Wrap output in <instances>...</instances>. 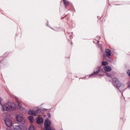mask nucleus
<instances>
[{
    "label": "nucleus",
    "mask_w": 130,
    "mask_h": 130,
    "mask_svg": "<svg viewBox=\"0 0 130 130\" xmlns=\"http://www.w3.org/2000/svg\"><path fill=\"white\" fill-rule=\"evenodd\" d=\"M128 88H129V89H130V82H129V83L128 84Z\"/></svg>",
    "instance_id": "obj_20"
},
{
    "label": "nucleus",
    "mask_w": 130,
    "mask_h": 130,
    "mask_svg": "<svg viewBox=\"0 0 130 130\" xmlns=\"http://www.w3.org/2000/svg\"><path fill=\"white\" fill-rule=\"evenodd\" d=\"M4 121L5 122V124L8 127H12L13 126V122H12V120H10V119L6 118Z\"/></svg>",
    "instance_id": "obj_6"
},
{
    "label": "nucleus",
    "mask_w": 130,
    "mask_h": 130,
    "mask_svg": "<svg viewBox=\"0 0 130 130\" xmlns=\"http://www.w3.org/2000/svg\"><path fill=\"white\" fill-rule=\"evenodd\" d=\"M112 83L113 86H114L115 88L118 89V90L120 92H122V91H123V90H124V85H123V84L120 83V81L118 80V79L116 78H113Z\"/></svg>",
    "instance_id": "obj_1"
},
{
    "label": "nucleus",
    "mask_w": 130,
    "mask_h": 130,
    "mask_svg": "<svg viewBox=\"0 0 130 130\" xmlns=\"http://www.w3.org/2000/svg\"><path fill=\"white\" fill-rule=\"evenodd\" d=\"M35 111H36V116L40 115V114H41V113L42 112V110H41V108H36L35 109Z\"/></svg>",
    "instance_id": "obj_8"
},
{
    "label": "nucleus",
    "mask_w": 130,
    "mask_h": 130,
    "mask_svg": "<svg viewBox=\"0 0 130 130\" xmlns=\"http://www.w3.org/2000/svg\"><path fill=\"white\" fill-rule=\"evenodd\" d=\"M13 130H22V128L19 125H15L13 126Z\"/></svg>",
    "instance_id": "obj_12"
},
{
    "label": "nucleus",
    "mask_w": 130,
    "mask_h": 130,
    "mask_svg": "<svg viewBox=\"0 0 130 130\" xmlns=\"http://www.w3.org/2000/svg\"><path fill=\"white\" fill-rule=\"evenodd\" d=\"M104 74V71L102 68H100L96 72H93L91 75L88 77L89 78H95L97 76V75L99 76H103Z\"/></svg>",
    "instance_id": "obj_3"
},
{
    "label": "nucleus",
    "mask_w": 130,
    "mask_h": 130,
    "mask_svg": "<svg viewBox=\"0 0 130 130\" xmlns=\"http://www.w3.org/2000/svg\"><path fill=\"white\" fill-rule=\"evenodd\" d=\"M29 130H36L35 126H34V125H30Z\"/></svg>",
    "instance_id": "obj_15"
},
{
    "label": "nucleus",
    "mask_w": 130,
    "mask_h": 130,
    "mask_svg": "<svg viewBox=\"0 0 130 130\" xmlns=\"http://www.w3.org/2000/svg\"><path fill=\"white\" fill-rule=\"evenodd\" d=\"M98 43H99V41H96Z\"/></svg>",
    "instance_id": "obj_22"
},
{
    "label": "nucleus",
    "mask_w": 130,
    "mask_h": 130,
    "mask_svg": "<svg viewBox=\"0 0 130 130\" xmlns=\"http://www.w3.org/2000/svg\"><path fill=\"white\" fill-rule=\"evenodd\" d=\"M0 105H1V106H3V104H2V99H1V98H0Z\"/></svg>",
    "instance_id": "obj_19"
},
{
    "label": "nucleus",
    "mask_w": 130,
    "mask_h": 130,
    "mask_svg": "<svg viewBox=\"0 0 130 130\" xmlns=\"http://www.w3.org/2000/svg\"><path fill=\"white\" fill-rule=\"evenodd\" d=\"M18 106H19V108H22V105H21L20 104V103H18Z\"/></svg>",
    "instance_id": "obj_18"
},
{
    "label": "nucleus",
    "mask_w": 130,
    "mask_h": 130,
    "mask_svg": "<svg viewBox=\"0 0 130 130\" xmlns=\"http://www.w3.org/2000/svg\"><path fill=\"white\" fill-rule=\"evenodd\" d=\"M28 114H29V115H33L34 116H36V113L35 111L29 110L28 111Z\"/></svg>",
    "instance_id": "obj_10"
},
{
    "label": "nucleus",
    "mask_w": 130,
    "mask_h": 130,
    "mask_svg": "<svg viewBox=\"0 0 130 130\" xmlns=\"http://www.w3.org/2000/svg\"><path fill=\"white\" fill-rule=\"evenodd\" d=\"M28 119L30 120V122H33V121H34V117L32 116H29L28 117Z\"/></svg>",
    "instance_id": "obj_14"
},
{
    "label": "nucleus",
    "mask_w": 130,
    "mask_h": 130,
    "mask_svg": "<svg viewBox=\"0 0 130 130\" xmlns=\"http://www.w3.org/2000/svg\"><path fill=\"white\" fill-rule=\"evenodd\" d=\"M16 120L17 122L21 123L22 124L25 123V119H24V117H23V116H21V115H18L16 116Z\"/></svg>",
    "instance_id": "obj_5"
},
{
    "label": "nucleus",
    "mask_w": 130,
    "mask_h": 130,
    "mask_svg": "<svg viewBox=\"0 0 130 130\" xmlns=\"http://www.w3.org/2000/svg\"><path fill=\"white\" fill-rule=\"evenodd\" d=\"M3 109L6 111H13L16 108V105L13 103H8L3 105Z\"/></svg>",
    "instance_id": "obj_2"
},
{
    "label": "nucleus",
    "mask_w": 130,
    "mask_h": 130,
    "mask_svg": "<svg viewBox=\"0 0 130 130\" xmlns=\"http://www.w3.org/2000/svg\"><path fill=\"white\" fill-rule=\"evenodd\" d=\"M102 64L104 66H107L108 64V62L104 61L102 62Z\"/></svg>",
    "instance_id": "obj_16"
},
{
    "label": "nucleus",
    "mask_w": 130,
    "mask_h": 130,
    "mask_svg": "<svg viewBox=\"0 0 130 130\" xmlns=\"http://www.w3.org/2000/svg\"><path fill=\"white\" fill-rule=\"evenodd\" d=\"M63 3L65 6L66 9H67V7L69 5V1H68L67 0H63Z\"/></svg>",
    "instance_id": "obj_13"
},
{
    "label": "nucleus",
    "mask_w": 130,
    "mask_h": 130,
    "mask_svg": "<svg viewBox=\"0 0 130 130\" xmlns=\"http://www.w3.org/2000/svg\"><path fill=\"white\" fill-rule=\"evenodd\" d=\"M47 115L49 118H50V117H51V115L50 114V113H48Z\"/></svg>",
    "instance_id": "obj_17"
},
{
    "label": "nucleus",
    "mask_w": 130,
    "mask_h": 130,
    "mask_svg": "<svg viewBox=\"0 0 130 130\" xmlns=\"http://www.w3.org/2000/svg\"><path fill=\"white\" fill-rule=\"evenodd\" d=\"M104 70L105 72H111V67L110 66H106Z\"/></svg>",
    "instance_id": "obj_11"
},
{
    "label": "nucleus",
    "mask_w": 130,
    "mask_h": 130,
    "mask_svg": "<svg viewBox=\"0 0 130 130\" xmlns=\"http://www.w3.org/2000/svg\"><path fill=\"white\" fill-rule=\"evenodd\" d=\"M70 39H73V36L70 35Z\"/></svg>",
    "instance_id": "obj_21"
},
{
    "label": "nucleus",
    "mask_w": 130,
    "mask_h": 130,
    "mask_svg": "<svg viewBox=\"0 0 130 130\" xmlns=\"http://www.w3.org/2000/svg\"><path fill=\"white\" fill-rule=\"evenodd\" d=\"M61 130H63V129H61Z\"/></svg>",
    "instance_id": "obj_23"
},
{
    "label": "nucleus",
    "mask_w": 130,
    "mask_h": 130,
    "mask_svg": "<svg viewBox=\"0 0 130 130\" xmlns=\"http://www.w3.org/2000/svg\"><path fill=\"white\" fill-rule=\"evenodd\" d=\"M105 53L106 55H104V57H108V58H110V56H111V50L109 49H106Z\"/></svg>",
    "instance_id": "obj_7"
},
{
    "label": "nucleus",
    "mask_w": 130,
    "mask_h": 130,
    "mask_svg": "<svg viewBox=\"0 0 130 130\" xmlns=\"http://www.w3.org/2000/svg\"><path fill=\"white\" fill-rule=\"evenodd\" d=\"M42 122H43V118L40 117L37 119V123L38 124H41Z\"/></svg>",
    "instance_id": "obj_9"
},
{
    "label": "nucleus",
    "mask_w": 130,
    "mask_h": 130,
    "mask_svg": "<svg viewBox=\"0 0 130 130\" xmlns=\"http://www.w3.org/2000/svg\"><path fill=\"white\" fill-rule=\"evenodd\" d=\"M51 124V122H50V120L48 119L45 120L44 123V130H51V127L50 126Z\"/></svg>",
    "instance_id": "obj_4"
}]
</instances>
